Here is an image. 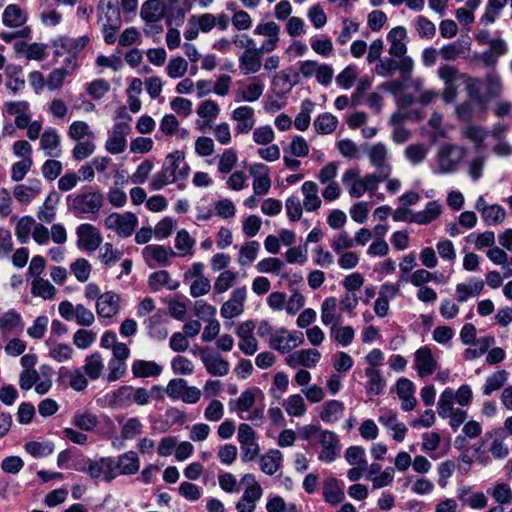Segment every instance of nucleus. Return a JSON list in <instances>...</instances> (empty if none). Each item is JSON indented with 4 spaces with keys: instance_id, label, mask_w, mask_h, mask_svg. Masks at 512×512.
<instances>
[{
    "instance_id": "f257e3e1",
    "label": "nucleus",
    "mask_w": 512,
    "mask_h": 512,
    "mask_svg": "<svg viewBox=\"0 0 512 512\" xmlns=\"http://www.w3.org/2000/svg\"><path fill=\"white\" fill-rule=\"evenodd\" d=\"M229 409L231 412H235L240 419L257 425L264 417V394L258 387L247 388L237 399L229 402Z\"/></svg>"
},
{
    "instance_id": "f03ea898",
    "label": "nucleus",
    "mask_w": 512,
    "mask_h": 512,
    "mask_svg": "<svg viewBox=\"0 0 512 512\" xmlns=\"http://www.w3.org/2000/svg\"><path fill=\"white\" fill-rule=\"evenodd\" d=\"M189 173L190 167L185 162L183 153L174 151L166 156L161 170L152 177L150 188L160 190L170 183L187 179Z\"/></svg>"
},
{
    "instance_id": "7ed1b4c3",
    "label": "nucleus",
    "mask_w": 512,
    "mask_h": 512,
    "mask_svg": "<svg viewBox=\"0 0 512 512\" xmlns=\"http://www.w3.org/2000/svg\"><path fill=\"white\" fill-rule=\"evenodd\" d=\"M104 204V195L92 187H84L67 196L69 210L77 218H94Z\"/></svg>"
},
{
    "instance_id": "20e7f679",
    "label": "nucleus",
    "mask_w": 512,
    "mask_h": 512,
    "mask_svg": "<svg viewBox=\"0 0 512 512\" xmlns=\"http://www.w3.org/2000/svg\"><path fill=\"white\" fill-rule=\"evenodd\" d=\"M341 181L352 198H360L365 193L373 194L385 180L374 173L360 177L359 170L351 168L342 174Z\"/></svg>"
},
{
    "instance_id": "39448f33",
    "label": "nucleus",
    "mask_w": 512,
    "mask_h": 512,
    "mask_svg": "<svg viewBox=\"0 0 512 512\" xmlns=\"http://www.w3.org/2000/svg\"><path fill=\"white\" fill-rule=\"evenodd\" d=\"M105 401L109 407L124 409L132 404L146 405L149 402L150 394L146 388L133 386H121L118 389L108 392Z\"/></svg>"
},
{
    "instance_id": "423d86ee",
    "label": "nucleus",
    "mask_w": 512,
    "mask_h": 512,
    "mask_svg": "<svg viewBox=\"0 0 512 512\" xmlns=\"http://www.w3.org/2000/svg\"><path fill=\"white\" fill-rule=\"evenodd\" d=\"M466 155V149L456 144L442 145L434 158L432 170L435 174L455 173Z\"/></svg>"
},
{
    "instance_id": "0eeeda50",
    "label": "nucleus",
    "mask_w": 512,
    "mask_h": 512,
    "mask_svg": "<svg viewBox=\"0 0 512 512\" xmlns=\"http://www.w3.org/2000/svg\"><path fill=\"white\" fill-rule=\"evenodd\" d=\"M82 471L93 480H102L110 483L115 480L114 457L106 456L88 459Z\"/></svg>"
},
{
    "instance_id": "6e6552de",
    "label": "nucleus",
    "mask_w": 512,
    "mask_h": 512,
    "mask_svg": "<svg viewBox=\"0 0 512 512\" xmlns=\"http://www.w3.org/2000/svg\"><path fill=\"white\" fill-rule=\"evenodd\" d=\"M138 225V218L131 212L111 213L104 220V226L121 238H127L133 234Z\"/></svg>"
},
{
    "instance_id": "1a4fd4ad",
    "label": "nucleus",
    "mask_w": 512,
    "mask_h": 512,
    "mask_svg": "<svg viewBox=\"0 0 512 512\" xmlns=\"http://www.w3.org/2000/svg\"><path fill=\"white\" fill-rule=\"evenodd\" d=\"M455 404L447 392L445 396L440 394L436 407L439 417L448 419L449 426L453 431H456L468 417L467 411L463 409L464 407H455Z\"/></svg>"
},
{
    "instance_id": "9d476101",
    "label": "nucleus",
    "mask_w": 512,
    "mask_h": 512,
    "mask_svg": "<svg viewBox=\"0 0 512 512\" xmlns=\"http://www.w3.org/2000/svg\"><path fill=\"white\" fill-rule=\"evenodd\" d=\"M455 404L447 392L445 396L440 394L436 407L439 417L448 419L449 426L453 431H456L468 417L467 411L463 409L464 407H455Z\"/></svg>"
},
{
    "instance_id": "9b49d317",
    "label": "nucleus",
    "mask_w": 512,
    "mask_h": 512,
    "mask_svg": "<svg viewBox=\"0 0 512 512\" xmlns=\"http://www.w3.org/2000/svg\"><path fill=\"white\" fill-rule=\"evenodd\" d=\"M367 157L370 165L375 168V175L386 180L391 172L390 152L385 144L376 143L367 148Z\"/></svg>"
},
{
    "instance_id": "f8f14e48",
    "label": "nucleus",
    "mask_w": 512,
    "mask_h": 512,
    "mask_svg": "<svg viewBox=\"0 0 512 512\" xmlns=\"http://www.w3.org/2000/svg\"><path fill=\"white\" fill-rule=\"evenodd\" d=\"M95 307L102 324L111 325L120 312V296L113 291H106L98 297Z\"/></svg>"
},
{
    "instance_id": "ddd939ff",
    "label": "nucleus",
    "mask_w": 512,
    "mask_h": 512,
    "mask_svg": "<svg viewBox=\"0 0 512 512\" xmlns=\"http://www.w3.org/2000/svg\"><path fill=\"white\" fill-rule=\"evenodd\" d=\"M280 26L274 21L260 22L256 25L253 33L257 36H263L265 39L261 42L257 50L263 55L275 51L280 42Z\"/></svg>"
},
{
    "instance_id": "4468645a",
    "label": "nucleus",
    "mask_w": 512,
    "mask_h": 512,
    "mask_svg": "<svg viewBox=\"0 0 512 512\" xmlns=\"http://www.w3.org/2000/svg\"><path fill=\"white\" fill-rule=\"evenodd\" d=\"M304 335L302 332L285 328L276 329L274 337L268 341L269 346L284 354L303 344Z\"/></svg>"
},
{
    "instance_id": "2eb2a0df",
    "label": "nucleus",
    "mask_w": 512,
    "mask_h": 512,
    "mask_svg": "<svg viewBox=\"0 0 512 512\" xmlns=\"http://www.w3.org/2000/svg\"><path fill=\"white\" fill-rule=\"evenodd\" d=\"M76 245L80 250L93 252L97 250L103 241V237L98 228L90 223L80 224L76 228Z\"/></svg>"
},
{
    "instance_id": "dca6fc26",
    "label": "nucleus",
    "mask_w": 512,
    "mask_h": 512,
    "mask_svg": "<svg viewBox=\"0 0 512 512\" xmlns=\"http://www.w3.org/2000/svg\"><path fill=\"white\" fill-rule=\"evenodd\" d=\"M317 443L321 446V450L318 454L319 461L331 463L340 455V439L335 432L324 430L317 439Z\"/></svg>"
},
{
    "instance_id": "f3484780",
    "label": "nucleus",
    "mask_w": 512,
    "mask_h": 512,
    "mask_svg": "<svg viewBox=\"0 0 512 512\" xmlns=\"http://www.w3.org/2000/svg\"><path fill=\"white\" fill-rule=\"evenodd\" d=\"M199 356L208 374L218 377L228 375L230 363L219 352L211 348H203Z\"/></svg>"
},
{
    "instance_id": "a211bd4d",
    "label": "nucleus",
    "mask_w": 512,
    "mask_h": 512,
    "mask_svg": "<svg viewBox=\"0 0 512 512\" xmlns=\"http://www.w3.org/2000/svg\"><path fill=\"white\" fill-rule=\"evenodd\" d=\"M131 132V126L128 122H116L106 140L105 149L110 154H120L127 147V136Z\"/></svg>"
},
{
    "instance_id": "6ab92c4d",
    "label": "nucleus",
    "mask_w": 512,
    "mask_h": 512,
    "mask_svg": "<svg viewBox=\"0 0 512 512\" xmlns=\"http://www.w3.org/2000/svg\"><path fill=\"white\" fill-rule=\"evenodd\" d=\"M24 327L23 316L17 310L12 308L0 314V334L3 338L19 336Z\"/></svg>"
},
{
    "instance_id": "aec40b11",
    "label": "nucleus",
    "mask_w": 512,
    "mask_h": 512,
    "mask_svg": "<svg viewBox=\"0 0 512 512\" xmlns=\"http://www.w3.org/2000/svg\"><path fill=\"white\" fill-rule=\"evenodd\" d=\"M255 328L254 321L247 320L239 324L236 329V335L239 339L238 347L247 356L255 354L258 350V341L254 336Z\"/></svg>"
},
{
    "instance_id": "412c9836",
    "label": "nucleus",
    "mask_w": 512,
    "mask_h": 512,
    "mask_svg": "<svg viewBox=\"0 0 512 512\" xmlns=\"http://www.w3.org/2000/svg\"><path fill=\"white\" fill-rule=\"evenodd\" d=\"M58 382L60 385L71 388L76 392L84 391L89 385L87 376L77 367H61L58 372Z\"/></svg>"
},
{
    "instance_id": "4be33fe9",
    "label": "nucleus",
    "mask_w": 512,
    "mask_h": 512,
    "mask_svg": "<svg viewBox=\"0 0 512 512\" xmlns=\"http://www.w3.org/2000/svg\"><path fill=\"white\" fill-rule=\"evenodd\" d=\"M246 298L247 289L245 286L234 289L230 295V298L221 306V317L224 319H233L240 316L244 311V303Z\"/></svg>"
},
{
    "instance_id": "5701e85b",
    "label": "nucleus",
    "mask_w": 512,
    "mask_h": 512,
    "mask_svg": "<svg viewBox=\"0 0 512 512\" xmlns=\"http://www.w3.org/2000/svg\"><path fill=\"white\" fill-rule=\"evenodd\" d=\"M395 477V470L393 467H386L382 470V466L373 462L370 465L367 464L365 478L371 482L373 489H381L390 486Z\"/></svg>"
},
{
    "instance_id": "b1692460",
    "label": "nucleus",
    "mask_w": 512,
    "mask_h": 512,
    "mask_svg": "<svg viewBox=\"0 0 512 512\" xmlns=\"http://www.w3.org/2000/svg\"><path fill=\"white\" fill-rule=\"evenodd\" d=\"M253 178V191L257 196L267 195L271 188L270 168L263 163H253L249 166Z\"/></svg>"
},
{
    "instance_id": "393cba45",
    "label": "nucleus",
    "mask_w": 512,
    "mask_h": 512,
    "mask_svg": "<svg viewBox=\"0 0 512 512\" xmlns=\"http://www.w3.org/2000/svg\"><path fill=\"white\" fill-rule=\"evenodd\" d=\"M230 119L235 122L237 134H248L256 123L255 110L247 105L238 106L231 112Z\"/></svg>"
},
{
    "instance_id": "a878e982",
    "label": "nucleus",
    "mask_w": 512,
    "mask_h": 512,
    "mask_svg": "<svg viewBox=\"0 0 512 512\" xmlns=\"http://www.w3.org/2000/svg\"><path fill=\"white\" fill-rule=\"evenodd\" d=\"M321 353L315 348L300 349L290 353L285 362L290 368L315 367L321 360Z\"/></svg>"
},
{
    "instance_id": "bb28decb",
    "label": "nucleus",
    "mask_w": 512,
    "mask_h": 512,
    "mask_svg": "<svg viewBox=\"0 0 512 512\" xmlns=\"http://www.w3.org/2000/svg\"><path fill=\"white\" fill-rule=\"evenodd\" d=\"M140 457L133 450L126 451L114 458L116 477L135 475L140 470Z\"/></svg>"
},
{
    "instance_id": "cd10ccee",
    "label": "nucleus",
    "mask_w": 512,
    "mask_h": 512,
    "mask_svg": "<svg viewBox=\"0 0 512 512\" xmlns=\"http://www.w3.org/2000/svg\"><path fill=\"white\" fill-rule=\"evenodd\" d=\"M142 255L150 268L156 265L166 266L170 258L176 257V253L171 248L162 245H147L142 250Z\"/></svg>"
},
{
    "instance_id": "c85d7f7f",
    "label": "nucleus",
    "mask_w": 512,
    "mask_h": 512,
    "mask_svg": "<svg viewBox=\"0 0 512 512\" xmlns=\"http://www.w3.org/2000/svg\"><path fill=\"white\" fill-rule=\"evenodd\" d=\"M77 66V58L68 56L65 59V63L62 67L55 68L49 73L46 79V86L48 89L50 91L59 90L63 86L66 77L72 74Z\"/></svg>"
},
{
    "instance_id": "c756f323",
    "label": "nucleus",
    "mask_w": 512,
    "mask_h": 512,
    "mask_svg": "<svg viewBox=\"0 0 512 512\" xmlns=\"http://www.w3.org/2000/svg\"><path fill=\"white\" fill-rule=\"evenodd\" d=\"M489 440H491L489 452L494 459L502 460L509 455V447L505 443V434L502 429L498 428L487 431L482 438V444Z\"/></svg>"
},
{
    "instance_id": "7c9ffc66",
    "label": "nucleus",
    "mask_w": 512,
    "mask_h": 512,
    "mask_svg": "<svg viewBox=\"0 0 512 512\" xmlns=\"http://www.w3.org/2000/svg\"><path fill=\"white\" fill-rule=\"evenodd\" d=\"M378 421L392 432L391 436L395 441H404L408 429L403 422L398 421L397 414L394 411L388 409L380 410Z\"/></svg>"
},
{
    "instance_id": "2f4dec72",
    "label": "nucleus",
    "mask_w": 512,
    "mask_h": 512,
    "mask_svg": "<svg viewBox=\"0 0 512 512\" xmlns=\"http://www.w3.org/2000/svg\"><path fill=\"white\" fill-rule=\"evenodd\" d=\"M414 368L421 378L430 376L435 372L437 361L429 347L423 346L416 350L414 354Z\"/></svg>"
},
{
    "instance_id": "473e14b6",
    "label": "nucleus",
    "mask_w": 512,
    "mask_h": 512,
    "mask_svg": "<svg viewBox=\"0 0 512 512\" xmlns=\"http://www.w3.org/2000/svg\"><path fill=\"white\" fill-rule=\"evenodd\" d=\"M265 84L260 76H253L248 83L235 92L236 102L253 103L260 99L263 95Z\"/></svg>"
},
{
    "instance_id": "72a5a7b5",
    "label": "nucleus",
    "mask_w": 512,
    "mask_h": 512,
    "mask_svg": "<svg viewBox=\"0 0 512 512\" xmlns=\"http://www.w3.org/2000/svg\"><path fill=\"white\" fill-rule=\"evenodd\" d=\"M40 149L44 155L51 158L61 157L63 151L61 146V137L59 132L49 127L45 129L40 137Z\"/></svg>"
},
{
    "instance_id": "f704fd0d",
    "label": "nucleus",
    "mask_w": 512,
    "mask_h": 512,
    "mask_svg": "<svg viewBox=\"0 0 512 512\" xmlns=\"http://www.w3.org/2000/svg\"><path fill=\"white\" fill-rule=\"evenodd\" d=\"M395 388L401 401V409L405 412L413 410L417 405L414 383L408 378L402 377L396 382Z\"/></svg>"
},
{
    "instance_id": "c9c22d12",
    "label": "nucleus",
    "mask_w": 512,
    "mask_h": 512,
    "mask_svg": "<svg viewBox=\"0 0 512 512\" xmlns=\"http://www.w3.org/2000/svg\"><path fill=\"white\" fill-rule=\"evenodd\" d=\"M262 57L263 55L257 48L250 51H243L238 57L240 72L244 76L258 73L262 67Z\"/></svg>"
},
{
    "instance_id": "e433bc0d",
    "label": "nucleus",
    "mask_w": 512,
    "mask_h": 512,
    "mask_svg": "<svg viewBox=\"0 0 512 512\" xmlns=\"http://www.w3.org/2000/svg\"><path fill=\"white\" fill-rule=\"evenodd\" d=\"M485 282L476 277H471L467 282L458 283L455 287L456 300L459 303L467 302L483 291Z\"/></svg>"
},
{
    "instance_id": "4c0bfd02",
    "label": "nucleus",
    "mask_w": 512,
    "mask_h": 512,
    "mask_svg": "<svg viewBox=\"0 0 512 512\" xmlns=\"http://www.w3.org/2000/svg\"><path fill=\"white\" fill-rule=\"evenodd\" d=\"M322 495L324 501L336 506L345 500L343 484L335 477L326 478L323 482Z\"/></svg>"
},
{
    "instance_id": "58836bf2",
    "label": "nucleus",
    "mask_w": 512,
    "mask_h": 512,
    "mask_svg": "<svg viewBox=\"0 0 512 512\" xmlns=\"http://www.w3.org/2000/svg\"><path fill=\"white\" fill-rule=\"evenodd\" d=\"M42 190L41 181L29 179L26 184H18L13 188V196L23 204H30Z\"/></svg>"
},
{
    "instance_id": "ea45409f",
    "label": "nucleus",
    "mask_w": 512,
    "mask_h": 512,
    "mask_svg": "<svg viewBox=\"0 0 512 512\" xmlns=\"http://www.w3.org/2000/svg\"><path fill=\"white\" fill-rule=\"evenodd\" d=\"M98 23L100 26L122 24L117 0H100L98 5Z\"/></svg>"
},
{
    "instance_id": "a19ab883",
    "label": "nucleus",
    "mask_w": 512,
    "mask_h": 512,
    "mask_svg": "<svg viewBox=\"0 0 512 512\" xmlns=\"http://www.w3.org/2000/svg\"><path fill=\"white\" fill-rule=\"evenodd\" d=\"M131 372L136 378H157L163 372V366L153 360L135 359Z\"/></svg>"
},
{
    "instance_id": "79ce46f5",
    "label": "nucleus",
    "mask_w": 512,
    "mask_h": 512,
    "mask_svg": "<svg viewBox=\"0 0 512 512\" xmlns=\"http://www.w3.org/2000/svg\"><path fill=\"white\" fill-rule=\"evenodd\" d=\"M199 120L197 125L200 129H204L212 125V122L219 116L220 107L216 101L207 99L202 101L196 110Z\"/></svg>"
},
{
    "instance_id": "37998d69",
    "label": "nucleus",
    "mask_w": 512,
    "mask_h": 512,
    "mask_svg": "<svg viewBox=\"0 0 512 512\" xmlns=\"http://www.w3.org/2000/svg\"><path fill=\"white\" fill-rule=\"evenodd\" d=\"M301 192L305 211L314 212L320 209L322 200L318 194V185L314 181H305L301 186Z\"/></svg>"
},
{
    "instance_id": "c03bdc74",
    "label": "nucleus",
    "mask_w": 512,
    "mask_h": 512,
    "mask_svg": "<svg viewBox=\"0 0 512 512\" xmlns=\"http://www.w3.org/2000/svg\"><path fill=\"white\" fill-rule=\"evenodd\" d=\"M345 411V404L336 399L326 401L319 412V418L321 421L327 424L338 422Z\"/></svg>"
},
{
    "instance_id": "a18cd8bd",
    "label": "nucleus",
    "mask_w": 512,
    "mask_h": 512,
    "mask_svg": "<svg viewBox=\"0 0 512 512\" xmlns=\"http://www.w3.org/2000/svg\"><path fill=\"white\" fill-rule=\"evenodd\" d=\"M5 76L7 77L6 87L13 95L21 92L25 87V79L21 66L10 64L5 67Z\"/></svg>"
},
{
    "instance_id": "49530a36",
    "label": "nucleus",
    "mask_w": 512,
    "mask_h": 512,
    "mask_svg": "<svg viewBox=\"0 0 512 512\" xmlns=\"http://www.w3.org/2000/svg\"><path fill=\"white\" fill-rule=\"evenodd\" d=\"M365 376L367 378L365 384L366 393L370 396L380 395L386 386V380L380 370L373 367L365 369Z\"/></svg>"
},
{
    "instance_id": "de8ad7c7",
    "label": "nucleus",
    "mask_w": 512,
    "mask_h": 512,
    "mask_svg": "<svg viewBox=\"0 0 512 512\" xmlns=\"http://www.w3.org/2000/svg\"><path fill=\"white\" fill-rule=\"evenodd\" d=\"M104 367L102 355L99 352H93L85 357L82 369L88 379L95 381L101 377Z\"/></svg>"
},
{
    "instance_id": "09e8293b",
    "label": "nucleus",
    "mask_w": 512,
    "mask_h": 512,
    "mask_svg": "<svg viewBox=\"0 0 512 512\" xmlns=\"http://www.w3.org/2000/svg\"><path fill=\"white\" fill-rule=\"evenodd\" d=\"M174 243L177 250V252H175L176 257H192L194 255L196 240L186 229H180L177 232Z\"/></svg>"
},
{
    "instance_id": "8fccbe9b",
    "label": "nucleus",
    "mask_w": 512,
    "mask_h": 512,
    "mask_svg": "<svg viewBox=\"0 0 512 512\" xmlns=\"http://www.w3.org/2000/svg\"><path fill=\"white\" fill-rule=\"evenodd\" d=\"M60 200V195L56 191H51L46 197L42 206L37 211V218L45 223H52L56 218V206Z\"/></svg>"
},
{
    "instance_id": "3c124183",
    "label": "nucleus",
    "mask_w": 512,
    "mask_h": 512,
    "mask_svg": "<svg viewBox=\"0 0 512 512\" xmlns=\"http://www.w3.org/2000/svg\"><path fill=\"white\" fill-rule=\"evenodd\" d=\"M407 118V114L396 112L391 116L389 120V124L392 127L391 139L397 144L404 143L410 137L409 130L403 126Z\"/></svg>"
},
{
    "instance_id": "603ef678",
    "label": "nucleus",
    "mask_w": 512,
    "mask_h": 512,
    "mask_svg": "<svg viewBox=\"0 0 512 512\" xmlns=\"http://www.w3.org/2000/svg\"><path fill=\"white\" fill-rule=\"evenodd\" d=\"M494 342L495 339L492 336H484L478 338L475 342L469 344L470 346L464 350L463 358L466 361H472L480 358L488 351Z\"/></svg>"
},
{
    "instance_id": "864d4df0",
    "label": "nucleus",
    "mask_w": 512,
    "mask_h": 512,
    "mask_svg": "<svg viewBox=\"0 0 512 512\" xmlns=\"http://www.w3.org/2000/svg\"><path fill=\"white\" fill-rule=\"evenodd\" d=\"M27 21V14L16 4H9L3 11L2 23L6 27L18 28Z\"/></svg>"
},
{
    "instance_id": "5fc2aeb1",
    "label": "nucleus",
    "mask_w": 512,
    "mask_h": 512,
    "mask_svg": "<svg viewBox=\"0 0 512 512\" xmlns=\"http://www.w3.org/2000/svg\"><path fill=\"white\" fill-rule=\"evenodd\" d=\"M282 461L283 455L281 451L271 449L260 457V469L266 475H274L280 469Z\"/></svg>"
},
{
    "instance_id": "6e6d98bb",
    "label": "nucleus",
    "mask_w": 512,
    "mask_h": 512,
    "mask_svg": "<svg viewBox=\"0 0 512 512\" xmlns=\"http://www.w3.org/2000/svg\"><path fill=\"white\" fill-rule=\"evenodd\" d=\"M337 299L333 296L327 297L321 304V322L323 325L338 324L342 321V316L337 313Z\"/></svg>"
},
{
    "instance_id": "4d7b16f0",
    "label": "nucleus",
    "mask_w": 512,
    "mask_h": 512,
    "mask_svg": "<svg viewBox=\"0 0 512 512\" xmlns=\"http://www.w3.org/2000/svg\"><path fill=\"white\" fill-rule=\"evenodd\" d=\"M165 316L166 314L164 311H157L147 320L148 334L151 338L158 341H162L167 338L168 330L163 325Z\"/></svg>"
},
{
    "instance_id": "13d9d810",
    "label": "nucleus",
    "mask_w": 512,
    "mask_h": 512,
    "mask_svg": "<svg viewBox=\"0 0 512 512\" xmlns=\"http://www.w3.org/2000/svg\"><path fill=\"white\" fill-rule=\"evenodd\" d=\"M45 345L49 346V357L58 363L68 362L73 358L74 349L66 343H53L49 337L45 341Z\"/></svg>"
},
{
    "instance_id": "bf43d9fd",
    "label": "nucleus",
    "mask_w": 512,
    "mask_h": 512,
    "mask_svg": "<svg viewBox=\"0 0 512 512\" xmlns=\"http://www.w3.org/2000/svg\"><path fill=\"white\" fill-rule=\"evenodd\" d=\"M148 283L153 291H159L164 287L168 290H176L179 287V282L172 280L166 270H160L152 273L149 276Z\"/></svg>"
},
{
    "instance_id": "052dcab7",
    "label": "nucleus",
    "mask_w": 512,
    "mask_h": 512,
    "mask_svg": "<svg viewBox=\"0 0 512 512\" xmlns=\"http://www.w3.org/2000/svg\"><path fill=\"white\" fill-rule=\"evenodd\" d=\"M140 14L146 22H158L164 16V5L160 0H147L143 3Z\"/></svg>"
},
{
    "instance_id": "680f3d73",
    "label": "nucleus",
    "mask_w": 512,
    "mask_h": 512,
    "mask_svg": "<svg viewBox=\"0 0 512 512\" xmlns=\"http://www.w3.org/2000/svg\"><path fill=\"white\" fill-rule=\"evenodd\" d=\"M30 291L33 296L40 297L43 300H52L57 294L54 285L43 277L32 279Z\"/></svg>"
},
{
    "instance_id": "e2e57ef3",
    "label": "nucleus",
    "mask_w": 512,
    "mask_h": 512,
    "mask_svg": "<svg viewBox=\"0 0 512 512\" xmlns=\"http://www.w3.org/2000/svg\"><path fill=\"white\" fill-rule=\"evenodd\" d=\"M487 493L500 506L512 503V488L506 482L497 481L493 486L487 489Z\"/></svg>"
},
{
    "instance_id": "0e129e2a",
    "label": "nucleus",
    "mask_w": 512,
    "mask_h": 512,
    "mask_svg": "<svg viewBox=\"0 0 512 512\" xmlns=\"http://www.w3.org/2000/svg\"><path fill=\"white\" fill-rule=\"evenodd\" d=\"M447 392L451 400L461 407H468L472 403L473 392L468 384L461 385L456 391L449 387L445 388L441 395L445 396Z\"/></svg>"
},
{
    "instance_id": "69168bd1",
    "label": "nucleus",
    "mask_w": 512,
    "mask_h": 512,
    "mask_svg": "<svg viewBox=\"0 0 512 512\" xmlns=\"http://www.w3.org/2000/svg\"><path fill=\"white\" fill-rule=\"evenodd\" d=\"M429 150V145L425 143H414L405 148L404 156L410 164L416 166L424 162Z\"/></svg>"
},
{
    "instance_id": "338daca9",
    "label": "nucleus",
    "mask_w": 512,
    "mask_h": 512,
    "mask_svg": "<svg viewBox=\"0 0 512 512\" xmlns=\"http://www.w3.org/2000/svg\"><path fill=\"white\" fill-rule=\"evenodd\" d=\"M262 496L263 492L244 490L241 498L236 503L237 512H253Z\"/></svg>"
},
{
    "instance_id": "774afa93",
    "label": "nucleus",
    "mask_w": 512,
    "mask_h": 512,
    "mask_svg": "<svg viewBox=\"0 0 512 512\" xmlns=\"http://www.w3.org/2000/svg\"><path fill=\"white\" fill-rule=\"evenodd\" d=\"M267 512H298L297 505L293 502H286L279 495H269L265 505Z\"/></svg>"
}]
</instances>
